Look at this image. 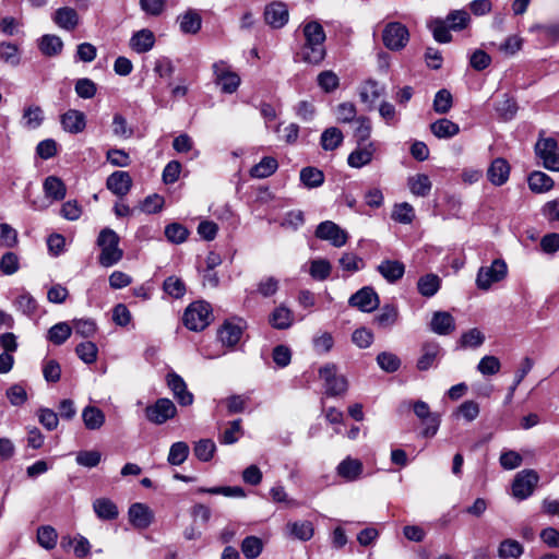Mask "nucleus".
Returning a JSON list of instances; mask_svg holds the SVG:
<instances>
[{
    "instance_id": "f257e3e1",
    "label": "nucleus",
    "mask_w": 559,
    "mask_h": 559,
    "mask_svg": "<svg viewBox=\"0 0 559 559\" xmlns=\"http://www.w3.org/2000/svg\"><path fill=\"white\" fill-rule=\"evenodd\" d=\"M305 43L301 47V60L310 64H319L325 57V32L317 21H310L302 26Z\"/></svg>"
},
{
    "instance_id": "f03ea898",
    "label": "nucleus",
    "mask_w": 559,
    "mask_h": 559,
    "mask_svg": "<svg viewBox=\"0 0 559 559\" xmlns=\"http://www.w3.org/2000/svg\"><path fill=\"white\" fill-rule=\"evenodd\" d=\"M120 237L110 229L104 228L97 237V246L100 248L98 262L104 267H110L117 264L123 257L122 249L119 248Z\"/></svg>"
},
{
    "instance_id": "7ed1b4c3",
    "label": "nucleus",
    "mask_w": 559,
    "mask_h": 559,
    "mask_svg": "<svg viewBox=\"0 0 559 559\" xmlns=\"http://www.w3.org/2000/svg\"><path fill=\"white\" fill-rule=\"evenodd\" d=\"M183 324L191 331H202L212 321V308L206 301L192 302L183 313Z\"/></svg>"
},
{
    "instance_id": "20e7f679",
    "label": "nucleus",
    "mask_w": 559,
    "mask_h": 559,
    "mask_svg": "<svg viewBox=\"0 0 559 559\" xmlns=\"http://www.w3.org/2000/svg\"><path fill=\"white\" fill-rule=\"evenodd\" d=\"M400 408H413L415 415L423 421L425 428L421 431L423 437L432 438L439 430L440 417L438 414L430 412L429 405L424 401H404Z\"/></svg>"
},
{
    "instance_id": "39448f33",
    "label": "nucleus",
    "mask_w": 559,
    "mask_h": 559,
    "mask_svg": "<svg viewBox=\"0 0 559 559\" xmlns=\"http://www.w3.org/2000/svg\"><path fill=\"white\" fill-rule=\"evenodd\" d=\"M508 274L507 263L502 259H496L488 266H481L476 276V285L481 290H488L495 283L506 278Z\"/></svg>"
},
{
    "instance_id": "423d86ee",
    "label": "nucleus",
    "mask_w": 559,
    "mask_h": 559,
    "mask_svg": "<svg viewBox=\"0 0 559 559\" xmlns=\"http://www.w3.org/2000/svg\"><path fill=\"white\" fill-rule=\"evenodd\" d=\"M320 378L324 381L325 394L329 396H338L345 394L348 389L347 379L337 374L336 366L326 364L319 370Z\"/></svg>"
},
{
    "instance_id": "0eeeda50",
    "label": "nucleus",
    "mask_w": 559,
    "mask_h": 559,
    "mask_svg": "<svg viewBox=\"0 0 559 559\" xmlns=\"http://www.w3.org/2000/svg\"><path fill=\"white\" fill-rule=\"evenodd\" d=\"M383 45L393 51L403 49L409 40L408 28L400 22L388 23L382 32Z\"/></svg>"
},
{
    "instance_id": "6e6552de",
    "label": "nucleus",
    "mask_w": 559,
    "mask_h": 559,
    "mask_svg": "<svg viewBox=\"0 0 559 559\" xmlns=\"http://www.w3.org/2000/svg\"><path fill=\"white\" fill-rule=\"evenodd\" d=\"M536 155L543 160L545 168L559 171V145L552 138L540 139L535 145Z\"/></svg>"
},
{
    "instance_id": "1a4fd4ad",
    "label": "nucleus",
    "mask_w": 559,
    "mask_h": 559,
    "mask_svg": "<svg viewBox=\"0 0 559 559\" xmlns=\"http://www.w3.org/2000/svg\"><path fill=\"white\" fill-rule=\"evenodd\" d=\"M177 414V408L174 402L169 399H158L153 405L145 408V416L147 420L155 425H163L167 420L174 418Z\"/></svg>"
},
{
    "instance_id": "9d476101",
    "label": "nucleus",
    "mask_w": 559,
    "mask_h": 559,
    "mask_svg": "<svg viewBox=\"0 0 559 559\" xmlns=\"http://www.w3.org/2000/svg\"><path fill=\"white\" fill-rule=\"evenodd\" d=\"M539 480L534 469H524L518 473L512 484V493L519 500L528 498Z\"/></svg>"
},
{
    "instance_id": "9b49d317",
    "label": "nucleus",
    "mask_w": 559,
    "mask_h": 559,
    "mask_svg": "<svg viewBox=\"0 0 559 559\" xmlns=\"http://www.w3.org/2000/svg\"><path fill=\"white\" fill-rule=\"evenodd\" d=\"M314 235L318 239L329 241L335 248L345 246L348 240V233L332 221L320 223Z\"/></svg>"
},
{
    "instance_id": "f8f14e48",
    "label": "nucleus",
    "mask_w": 559,
    "mask_h": 559,
    "mask_svg": "<svg viewBox=\"0 0 559 559\" xmlns=\"http://www.w3.org/2000/svg\"><path fill=\"white\" fill-rule=\"evenodd\" d=\"M215 82L221 86L222 92L233 94L240 85V76L230 70L225 61H217L213 64Z\"/></svg>"
},
{
    "instance_id": "ddd939ff",
    "label": "nucleus",
    "mask_w": 559,
    "mask_h": 559,
    "mask_svg": "<svg viewBox=\"0 0 559 559\" xmlns=\"http://www.w3.org/2000/svg\"><path fill=\"white\" fill-rule=\"evenodd\" d=\"M379 296L372 287L366 286L350 296L348 304L362 312H371L379 306Z\"/></svg>"
},
{
    "instance_id": "4468645a",
    "label": "nucleus",
    "mask_w": 559,
    "mask_h": 559,
    "mask_svg": "<svg viewBox=\"0 0 559 559\" xmlns=\"http://www.w3.org/2000/svg\"><path fill=\"white\" fill-rule=\"evenodd\" d=\"M378 150L377 142L369 141L367 144L357 145L348 155L347 163L353 168H361L371 163L374 153Z\"/></svg>"
},
{
    "instance_id": "2eb2a0df",
    "label": "nucleus",
    "mask_w": 559,
    "mask_h": 559,
    "mask_svg": "<svg viewBox=\"0 0 559 559\" xmlns=\"http://www.w3.org/2000/svg\"><path fill=\"white\" fill-rule=\"evenodd\" d=\"M167 385L181 406L193 403V394L187 390L185 380L176 372H169L166 377Z\"/></svg>"
},
{
    "instance_id": "dca6fc26",
    "label": "nucleus",
    "mask_w": 559,
    "mask_h": 559,
    "mask_svg": "<svg viewBox=\"0 0 559 559\" xmlns=\"http://www.w3.org/2000/svg\"><path fill=\"white\" fill-rule=\"evenodd\" d=\"M106 188L115 195L122 198L130 192L132 178L128 171H114L106 180Z\"/></svg>"
},
{
    "instance_id": "f3484780",
    "label": "nucleus",
    "mask_w": 559,
    "mask_h": 559,
    "mask_svg": "<svg viewBox=\"0 0 559 559\" xmlns=\"http://www.w3.org/2000/svg\"><path fill=\"white\" fill-rule=\"evenodd\" d=\"M128 514L130 523L140 530L147 528L154 520L153 511L141 502L131 504Z\"/></svg>"
},
{
    "instance_id": "a211bd4d",
    "label": "nucleus",
    "mask_w": 559,
    "mask_h": 559,
    "mask_svg": "<svg viewBox=\"0 0 559 559\" xmlns=\"http://www.w3.org/2000/svg\"><path fill=\"white\" fill-rule=\"evenodd\" d=\"M288 9L283 2H272L265 7L264 20L273 28H282L288 22Z\"/></svg>"
},
{
    "instance_id": "6ab92c4d",
    "label": "nucleus",
    "mask_w": 559,
    "mask_h": 559,
    "mask_svg": "<svg viewBox=\"0 0 559 559\" xmlns=\"http://www.w3.org/2000/svg\"><path fill=\"white\" fill-rule=\"evenodd\" d=\"M242 324L238 322L225 321L218 329L217 336L221 343L227 347H234L241 338Z\"/></svg>"
},
{
    "instance_id": "aec40b11",
    "label": "nucleus",
    "mask_w": 559,
    "mask_h": 559,
    "mask_svg": "<svg viewBox=\"0 0 559 559\" xmlns=\"http://www.w3.org/2000/svg\"><path fill=\"white\" fill-rule=\"evenodd\" d=\"M55 24L64 31H74L80 24V16L75 9L62 7L55 11L52 15Z\"/></svg>"
},
{
    "instance_id": "412c9836",
    "label": "nucleus",
    "mask_w": 559,
    "mask_h": 559,
    "mask_svg": "<svg viewBox=\"0 0 559 559\" xmlns=\"http://www.w3.org/2000/svg\"><path fill=\"white\" fill-rule=\"evenodd\" d=\"M430 330L438 335H449L455 330V320L448 311H436L430 321Z\"/></svg>"
},
{
    "instance_id": "4be33fe9",
    "label": "nucleus",
    "mask_w": 559,
    "mask_h": 559,
    "mask_svg": "<svg viewBox=\"0 0 559 559\" xmlns=\"http://www.w3.org/2000/svg\"><path fill=\"white\" fill-rule=\"evenodd\" d=\"M510 176V165L501 157L493 159L487 170L488 180L495 186H502Z\"/></svg>"
},
{
    "instance_id": "5701e85b",
    "label": "nucleus",
    "mask_w": 559,
    "mask_h": 559,
    "mask_svg": "<svg viewBox=\"0 0 559 559\" xmlns=\"http://www.w3.org/2000/svg\"><path fill=\"white\" fill-rule=\"evenodd\" d=\"M130 48L138 53L150 51L155 45V35L147 28L135 32L129 41Z\"/></svg>"
},
{
    "instance_id": "b1692460",
    "label": "nucleus",
    "mask_w": 559,
    "mask_h": 559,
    "mask_svg": "<svg viewBox=\"0 0 559 559\" xmlns=\"http://www.w3.org/2000/svg\"><path fill=\"white\" fill-rule=\"evenodd\" d=\"M377 271L389 283H395L401 280L405 273V265L397 260H383L378 266Z\"/></svg>"
},
{
    "instance_id": "393cba45",
    "label": "nucleus",
    "mask_w": 559,
    "mask_h": 559,
    "mask_svg": "<svg viewBox=\"0 0 559 559\" xmlns=\"http://www.w3.org/2000/svg\"><path fill=\"white\" fill-rule=\"evenodd\" d=\"M62 128L70 133L76 134L85 129V115L75 109H70L61 116Z\"/></svg>"
},
{
    "instance_id": "a878e982",
    "label": "nucleus",
    "mask_w": 559,
    "mask_h": 559,
    "mask_svg": "<svg viewBox=\"0 0 559 559\" xmlns=\"http://www.w3.org/2000/svg\"><path fill=\"white\" fill-rule=\"evenodd\" d=\"M105 419L104 412L96 406L87 405L82 411V420L88 430L100 429L105 424Z\"/></svg>"
},
{
    "instance_id": "bb28decb",
    "label": "nucleus",
    "mask_w": 559,
    "mask_h": 559,
    "mask_svg": "<svg viewBox=\"0 0 559 559\" xmlns=\"http://www.w3.org/2000/svg\"><path fill=\"white\" fill-rule=\"evenodd\" d=\"M430 131L438 139H450L459 134L460 127L447 118H441L430 124Z\"/></svg>"
},
{
    "instance_id": "cd10ccee",
    "label": "nucleus",
    "mask_w": 559,
    "mask_h": 559,
    "mask_svg": "<svg viewBox=\"0 0 559 559\" xmlns=\"http://www.w3.org/2000/svg\"><path fill=\"white\" fill-rule=\"evenodd\" d=\"M441 348L438 343H425L421 347V356L417 360V368L419 370H428L431 368L440 355Z\"/></svg>"
},
{
    "instance_id": "c85d7f7f",
    "label": "nucleus",
    "mask_w": 559,
    "mask_h": 559,
    "mask_svg": "<svg viewBox=\"0 0 559 559\" xmlns=\"http://www.w3.org/2000/svg\"><path fill=\"white\" fill-rule=\"evenodd\" d=\"M399 320V309L395 305H384L380 312L373 318L374 323L380 329H391Z\"/></svg>"
},
{
    "instance_id": "c756f323",
    "label": "nucleus",
    "mask_w": 559,
    "mask_h": 559,
    "mask_svg": "<svg viewBox=\"0 0 559 559\" xmlns=\"http://www.w3.org/2000/svg\"><path fill=\"white\" fill-rule=\"evenodd\" d=\"M407 186L409 191L414 195L421 198L427 197L432 188V183L429 177L425 174H416L414 176L408 177Z\"/></svg>"
},
{
    "instance_id": "7c9ffc66",
    "label": "nucleus",
    "mask_w": 559,
    "mask_h": 559,
    "mask_svg": "<svg viewBox=\"0 0 559 559\" xmlns=\"http://www.w3.org/2000/svg\"><path fill=\"white\" fill-rule=\"evenodd\" d=\"M43 187L46 197L50 198L52 201H61L67 194L66 185L60 178L56 176L47 177Z\"/></svg>"
},
{
    "instance_id": "2f4dec72",
    "label": "nucleus",
    "mask_w": 559,
    "mask_h": 559,
    "mask_svg": "<svg viewBox=\"0 0 559 559\" xmlns=\"http://www.w3.org/2000/svg\"><path fill=\"white\" fill-rule=\"evenodd\" d=\"M93 510L100 520H115L118 514V507L108 498H98L93 502Z\"/></svg>"
},
{
    "instance_id": "473e14b6",
    "label": "nucleus",
    "mask_w": 559,
    "mask_h": 559,
    "mask_svg": "<svg viewBox=\"0 0 559 559\" xmlns=\"http://www.w3.org/2000/svg\"><path fill=\"white\" fill-rule=\"evenodd\" d=\"M293 312L285 306L276 307L270 314V324L277 330L288 329L293 324Z\"/></svg>"
},
{
    "instance_id": "72a5a7b5",
    "label": "nucleus",
    "mask_w": 559,
    "mask_h": 559,
    "mask_svg": "<svg viewBox=\"0 0 559 559\" xmlns=\"http://www.w3.org/2000/svg\"><path fill=\"white\" fill-rule=\"evenodd\" d=\"M178 20L180 31L185 34H197L201 29L202 19L195 10H188Z\"/></svg>"
},
{
    "instance_id": "f704fd0d",
    "label": "nucleus",
    "mask_w": 559,
    "mask_h": 559,
    "mask_svg": "<svg viewBox=\"0 0 559 559\" xmlns=\"http://www.w3.org/2000/svg\"><path fill=\"white\" fill-rule=\"evenodd\" d=\"M384 92V87L376 80L369 79L362 83L359 97L362 103H374Z\"/></svg>"
},
{
    "instance_id": "c9c22d12",
    "label": "nucleus",
    "mask_w": 559,
    "mask_h": 559,
    "mask_svg": "<svg viewBox=\"0 0 559 559\" xmlns=\"http://www.w3.org/2000/svg\"><path fill=\"white\" fill-rule=\"evenodd\" d=\"M337 473L347 481H354L362 473V464L358 460L347 457L338 464Z\"/></svg>"
},
{
    "instance_id": "e433bc0d",
    "label": "nucleus",
    "mask_w": 559,
    "mask_h": 559,
    "mask_svg": "<svg viewBox=\"0 0 559 559\" xmlns=\"http://www.w3.org/2000/svg\"><path fill=\"white\" fill-rule=\"evenodd\" d=\"M343 132L336 127L325 129L320 138V144L324 151H334L342 145Z\"/></svg>"
},
{
    "instance_id": "4c0bfd02",
    "label": "nucleus",
    "mask_w": 559,
    "mask_h": 559,
    "mask_svg": "<svg viewBox=\"0 0 559 559\" xmlns=\"http://www.w3.org/2000/svg\"><path fill=\"white\" fill-rule=\"evenodd\" d=\"M530 189L535 193H544L554 187V180L543 171H533L527 179Z\"/></svg>"
},
{
    "instance_id": "58836bf2",
    "label": "nucleus",
    "mask_w": 559,
    "mask_h": 559,
    "mask_svg": "<svg viewBox=\"0 0 559 559\" xmlns=\"http://www.w3.org/2000/svg\"><path fill=\"white\" fill-rule=\"evenodd\" d=\"M278 163L274 157L265 156L250 169V176L259 179L267 178L276 171Z\"/></svg>"
},
{
    "instance_id": "ea45409f",
    "label": "nucleus",
    "mask_w": 559,
    "mask_h": 559,
    "mask_svg": "<svg viewBox=\"0 0 559 559\" xmlns=\"http://www.w3.org/2000/svg\"><path fill=\"white\" fill-rule=\"evenodd\" d=\"M417 288L420 295L432 297L440 288V278L436 274H426L418 280Z\"/></svg>"
},
{
    "instance_id": "a19ab883",
    "label": "nucleus",
    "mask_w": 559,
    "mask_h": 559,
    "mask_svg": "<svg viewBox=\"0 0 559 559\" xmlns=\"http://www.w3.org/2000/svg\"><path fill=\"white\" fill-rule=\"evenodd\" d=\"M38 47L45 56L52 57L61 52L63 43L57 35H44L39 40Z\"/></svg>"
},
{
    "instance_id": "79ce46f5",
    "label": "nucleus",
    "mask_w": 559,
    "mask_h": 559,
    "mask_svg": "<svg viewBox=\"0 0 559 559\" xmlns=\"http://www.w3.org/2000/svg\"><path fill=\"white\" fill-rule=\"evenodd\" d=\"M23 124L27 129H37L44 121V111L39 106L32 105L24 108L23 111Z\"/></svg>"
},
{
    "instance_id": "37998d69",
    "label": "nucleus",
    "mask_w": 559,
    "mask_h": 559,
    "mask_svg": "<svg viewBox=\"0 0 559 559\" xmlns=\"http://www.w3.org/2000/svg\"><path fill=\"white\" fill-rule=\"evenodd\" d=\"M72 334V328L67 322H59L52 325L47 338L55 345H62Z\"/></svg>"
},
{
    "instance_id": "c03bdc74",
    "label": "nucleus",
    "mask_w": 559,
    "mask_h": 559,
    "mask_svg": "<svg viewBox=\"0 0 559 559\" xmlns=\"http://www.w3.org/2000/svg\"><path fill=\"white\" fill-rule=\"evenodd\" d=\"M0 60L11 67H17L21 62L19 47L9 41L0 43Z\"/></svg>"
},
{
    "instance_id": "a18cd8bd",
    "label": "nucleus",
    "mask_w": 559,
    "mask_h": 559,
    "mask_svg": "<svg viewBox=\"0 0 559 559\" xmlns=\"http://www.w3.org/2000/svg\"><path fill=\"white\" fill-rule=\"evenodd\" d=\"M530 33L539 34L543 38L551 44L559 40V23L534 24L530 27Z\"/></svg>"
},
{
    "instance_id": "49530a36",
    "label": "nucleus",
    "mask_w": 559,
    "mask_h": 559,
    "mask_svg": "<svg viewBox=\"0 0 559 559\" xmlns=\"http://www.w3.org/2000/svg\"><path fill=\"white\" fill-rule=\"evenodd\" d=\"M263 542L257 536H247L241 543V551L247 559H257L263 550Z\"/></svg>"
},
{
    "instance_id": "de8ad7c7",
    "label": "nucleus",
    "mask_w": 559,
    "mask_h": 559,
    "mask_svg": "<svg viewBox=\"0 0 559 559\" xmlns=\"http://www.w3.org/2000/svg\"><path fill=\"white\" fill-rule=\"evenodd\" d=\"M300 181L307 188H318L323 185L324 175L316 167H305L300 170Z\"/></svg>"
},
{
    "instance_id": "09e8293b",
    "label": "nucleus",
    "mask_w": 559,
    "mask_h": 559,
    "mask_svg": "<svg viewBox=\"0 0 559 559\" xmlns=\"http://www.w3.org/2000/svg\"><path fill=\"white\" fill-rule=\"evenodd\" d=\"M341 269L347 274L360 271L365 266L364 260L354 252H345L338 259Z\"/></svg>"
},
{
    "instance_id": "8fccbe9b",
    "label": "nucleus",
    "mask_w": 559,
    "mask_h": 559,
    "mask_svg": "<svg viewBox=\"0 0 559 559\" xmlns=\"http://www.w3.org/2000/svg\"><path fill=\"white\" fill-rule=\"evenodd\" d=\"M523 554V546L513 539L503 540L498 548L500 559H518Z\"/></svg>"
},
{
    "instance_id": "3c124183",
    "label": "nucleus",
    "mask_w": 559,
    "mask_h": 559,
    "mask_svg": "<svg viewBox=\"0 0 559 559\" xmlns=\"http://www.w3.org/2000/svg\"><path fill=\"white\" fill-rule=\"evenodd\" d=\"M332 271V265L326 259L310 261L309 274L316 281H325Z\"/></svg>"
},
{
    "instance_id": "603ef678",
    "label": "nucleus",
    "mask_w": 559,
    "mask_h": 559,
    "mask_svg": "<svg viewBox=\"0 0 559 559\" xmlns=\"http://www.w3.org/2000/svg\"><path fill=\"white\" fill-rule=\"evenodd\" d=\"M355 122L357 126L354 131V136L357 145L367 144L372 130L370 119L368 117L360 116L355 120Z\"/></svg>"
},
{
    "instance_id": "864d4df0",
    "label": "nucleus",
    "mask_w": 559,
    "mask_h": 559,
    "mask_svg": "<svg viewBox=\"0 0 559 559\" xmlns=\"http://www.w3.org/2000/svg\"><path fill=\"white\" fill-rule=\"evenodd\" d=\"M415 218V210L412 204L402 202L395 204L392 211V219L401 224H411Z\"/></svg>"
},
{
    "instance_id": "5fc2aeb1",
    "label": "nucleus",
    "mask_w": 559,
    "mask_h": 559,
    "mask_svg": "<svg viewBox=\"0 0 559 559\" xmlns=\"http://www.w3.org/2000/svg\"><path fill=\"white\" fill-rule=\"evenodd\" d=\"M189 455V445L183 441L171 444L167 461L170 465H181Z\"/></svg>"
},
{
    "instance_id": "6e6d98bb",
    "label": "nucleus",
    "mask_w": 559,
    "mask_h": 559,
    "mask_svg": "<svg viewBox=\"0 0 559 559\" xmlns=\"http://www.w3.org/2000/svg\"><path fill=\"white\" fill-rule=\"evenodd\" d=\"M290 534L300 540H309L313 536V525L310 521H297L287 525Z\"/></svg>"
},
{
    "instance_id": "4d7b16f0",
    "label": "nucleus",
    "mask_w": 559,
    "mask_h": 559,
    "mask_svg": "<svg viewBox=\"0 0 559 559\" xmlns=\"http://www.w3.org/2000/svg\"><path fill=\"white\" fill-rule=\"evenodd\" d=\"M444 22L452 31H462L471 22V16L465 10H454L447 15Z\"/></svg>"
},
{
    "instance_id": "13d9d810",
    "label": "nucleus",
    "mask_w": 559,
    "mask_h": 559,
    "mask_svg": "<svg viewBox=\"0 0 559 559\" xmlns=\"http://www.w3.org/2000/svg\"><path fill=\"white\" fill-rule=\"evenodd\" d=\"M216 451V445L211 439L199 440L193 449L194 455L202 462H209Z\"/></svg>"
},
{
    "instance_id": "bf43d9fd",
    "label": "nucleus",
    "mask_w": 559,
    "mask_h": 559,
    "mask_svg": "<svg viewBox=\"0 0 559 559\" xmlns=\"http://www.w3.org/2000/svg\"><path fill=\"white\" fill-rule=\"evenodd\" d=\"M75 353L82 361L90 365L96 361L98 348L95 343L87 341L80 343Z\"/></svg>"
},
{
    "instance_id": "052dcab7",
    "label": "nucleus",
    "mask_w": 559,
    "mask_h": 559,
    "mask_svg": "<svg viewBox=\"0 0 559 559\" xmlns=\"http://www.w3.org/2000/svg\"><path fill=\"white\" fill-rule=\"evenodd\" d=\"M242 435L241 420H233L228 428H226L219 436L218 441L222 444H233L238 441Z\"/></svg>"
},
{
    "instance_id": "680f3d73",
    "label": "nucleus",
    "mask_w": 559,
    "mask_h": 559,
    "mask_svg": "<svg viewBox=\"0 0 559 559\" xmlns=\"http://www.w3.org/2000/svg\"><path fill=\"white\" fill-rule=\"evenodd\" d=\"M452 105H453V98H452L451 93L448 90L442 88L437 92V94L435 95V99H433V110L437 114H440V115L447 114L452 108Z\"/></svg>"
},
{
    "instance_id": "e2e57ef3",
    "label": "nucleus",
    "mask_w": 559,
    "mask_h": 559,
    "mask_svg": "<svg viewBox=\"0 0 559 559\" xmlns=\"http://www.w3.org/2000/svg\"><path fill=\"white\" fill-rule=\"evenodd\" d=\"M102 461V453L96 450L79 451L75 456L78 465L93 468L96 467Z\"/></svg>"
},
{
    "instance_id": "0e129e2a",
    "label": "nucleus",
    "mask_w": 559,
    "mask_h": 559,
    "mask_svg": "<svg viewBox=\"0 0 559 559\" xmlns=\"http://www.w3.org/2000/svg\"><path fill=\"white\" fill-rule=\"evenodd\" d=\"M165 236L173 243H182L189 236V230L179 223H171L165 228Z\"/></svg>"
},
{
    "instance_id": "69168bd1",
    "label": "nucleus",
    "mask_w": 559,
    "mask_h": 559,
    "mask_svg": "<svg viewBox=\"0 0 559 559\" xmlns=\"http://www.w3.org/2000/svg\"><path fill=\"white\" fill-rule=\"evenodd\" d=\"M58 534L52 526H40L37 531V540L45 549H52L57 544Z\"/></svg>"
},
{
    "instance_id": "338daca9",
    "label": "nucleus",
    "mask_w": 559,
    "mask_h": 559,
    "mask_svg": "<svg viewBox=\"0 0 559 559\" xmlns=\"http://www.w3.org/2000/svg\"><path fill=\"white\" fill-rule=\"evenodd\" d=\"M485 341V335L478 329H471L463 333L460 338L461 348H476L479 347Z\"/></svg>"
},
{
    "instance_id": "774afa93",
    "label": "nucleus",
    "mask_w": 559,
    "mask_h": 559,
    "mask_svg": "<svg viewBox=\"0 0 559 559\" xmlns=\"http://www.w3.org/2000/svg\"><path fill=\"white\" fill-rule=\"evenodd\" d=\"M379 367L385 372H395L401 366L400 358L390 352H382L377 356Z\"/></svg>"
}]
</instances>
